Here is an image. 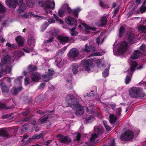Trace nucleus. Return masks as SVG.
Masks as SVG:
<instances>
[{
	"label": "nucleus",
	"instance_id": "obj_24",
	"mask_svg": "<svg viewBox=\"0 0 146 146\" xmlns=\"http://www.w3.org/2000/svg\"><path fill=\"white\" fill-rule=\"evenodd\" d=\"M50 115V114H48V115L46 114L40 118L39 119V120L40 123H42L46 122V121L47 119L49 117Z\"/></svg>",
	"mask_w": 146,
	"mask_h": 146
},
{
	"label": "nucleus",
	"instance_id": "obj_33",
	"mask_svg": "<svg viewBox=\"0 0 146 146\" xmlns=\"http://www.w3.org/2000/svg\"><path fill=\"white\" fill-rule=\"evenodd\" d=\"M90 67L92 68H93L94 67V64L93 62H91L89 65H86L84 66L85 67V69L86 70L89 71L90 70Z\"/></svg>",
	"mask_w": 146,
	"mask_h": 146
},
{
	"label": "nucleus",
	"instance_id": "obj_15",
	"mask_svg": "<svg viewBox=\"0 0 146 146\" xmlns=\"http://www.w3.org/2000/svg\"><path fill=\"white\" fill-rule=\"evenodd\" d=\"M141 54V52L139 50H135L131 55V58L133 60L137 59L138 58L139 55Z\"/></svg>",
	"mask_w": 146,
	"mask_h": 146
},
{
	"label": "nucleus",
	"instance_id": "obj_61",
	"mask_svg": "<svg viewBox=\"0 0 146 146\" xmlns=\"http://www.w3.org/2000/svg\"><path fill=\"white\" fill-rule=\"evenodd\" d=\"M137 65V63L136 61H133L132 62L131 66L136 67Z\"/></svg>",
	"mask_w": 146,
	"mask_h": 146
},
{
	"label": "nucleus",
	"instance_id": "obj_18",
	"mask_svg": "<svg viewBox=\"0 0 146 146\" xmlns=\"http://www.w3.org/2000/svg\"><path fill=\"white\" fill-rule=\"evenodd\" d=\"M0 86L2 92L5 93L8 92L9 88L3 82H2L1 83Z\"/></svg>",
	"mask_w": 146,
	"mask_h": 146
},
{
	"label": "nucleus",
	"instance_id": "obj_26",
	"mask_svg": "<svg viewBox=\"0 0 146 146\" xmlns=\"http://www.w3.org/2000/svg\"><path fill=\"white\" fill-rule=\"evenodd\" d=\"M110 121L111 123L114 124L117 119V117L113 114H111L110 116Z\"/></svg>",
	"mask_w": 146,
	"mask_h": 146
},
{
	"label": "nucleus",
	"instance_id": "obj_57",
	"mask_svg": "<svg viewBox=\"0 0 146 146\" xmlns=\"http://www.w3.org/2000/svg\"><path fill=\"white\" fill-rule=\"evenodd\" d=\"M29 80L27 77H25V84L26 85H27L29 84Z\"/></svg>",
	"mask_w": 146,
	"mask_h": 146
},
{
	"label": "nucleus",
	"instance_id": "obj_7",
	"mask_svg": "<svg viewBox=\"0 0 146 146\" xmlns=\"http://www.w3.org/2000/svg\"><path fill=\"white\" fill-rule=\"evenodd\" d=\"M57 137H59V141L62 143L68 144L72 142L71 138L68 136H63L62 135L58 134Z\"/></svg>",
	"mask_w": 146,
	"mask_h": 146
},
{
	"label": "nucleus",
	"instance_id": "obj_46",
	"mask_svg": "<svg viewBox=\"0 0 146 146\" xmlns=\"http://www.w3.org/2000/svg\"><path fill=\"white\" fill-rule=\"evenodd\" d=\"M89 46H88L87 44H86L85 45L84 48L83 49L82 51L84 52H89Z\"/></svg>",
	"mask_w": 146,
	"mask_h": 146
},
{
	"label": "nucleus",
	"instance_id": "obj_25",
	"mask_svg": "<svg viewBox=\"0 0 146 146\" xmlns=\"http://www.w3.org/2000/svg\"><path fill=\"white\" fill-rule=\"evenodd\" d=\"M37 70V67L31 64L28 66L27 68V70L29 72H32Z\"/></svg>",
	"mask_w": 146,
	"mask_h": 146
},
{
	"label": "nucleus",
	"instance_id": "obj_36",
	"mask_svg": "<svg viewBox=\"0 0 146 146\" xmlns=\"http://www.w3.org/2000/svg\"><path fill=\"white\" fill-rule=\"evenodd\" d=\"M138 29L145 33H146V25H139L138 27Z\"/></svg>",
	"mask_w": 146,
	"mask_h": 146
},
{
	"label": "nucleus",
	"instance_id": "obj_41",
	"mask_svg": "<svg viewBox=\"0 0 146 146\" xmlns=\"http://www.w3.org/2000/svg\"><path fill=\"white\" fill-rule=\"evenodd\" d=\"M58 13L60 17H62L65 13L64 10L63 8H61L59 10Z\"/></svg>",
	"mask_w": 146,
	"mask_h": 146
},
{
	"label": "nucleus",
	"instance_id": "obj_62",
	"mask_svg": "<svg viewBox=\"0 0 146 146\" xmlns=\"http://www.w3.org/2000/svg\"><path fill=\"white\" fill-rule=\"evenodd\" d=\"M45 86V84L44 83H42L40 84L39 86V89H42Z\"/></svg>",
	"mask_w": 146,
	"mask_h": 146
},
{
	"label": "nucleus",
	"instance_id": "obj_37",
	"mask_svg": "<svg viewBox=\"0 0 146 146\" xmlns=\"http://www.w3.org/2000/svg\"><path fill=\"white\" fill-rule=\"evenodd\" d=\"M31 112V110L29 108H27L26 110L22 112V114L24 116H26L29 115Z\"/></svg>",
	"mask_w": 146,
	"mask_h": 146
},
{
	"label": "nucleus",
	"instance_id": "obj_28",
	"mask_svg": "<svg viewBox=\"0 0 146 146\" xmlns=\"http://www.w3.org/2000/svg\"><path fill=\"white\" fill-rule=\"evenodd\" d=\"M94 116L90 115L86 117L85 120L86 123H88L91 122L94 119Z\"/></svg>",
	"mask_w": 146,
	"mask_h": 146
},
{
	"label": "nucleus",
	"instance_id": "obj_3",
	"mask_svg": "<svg viewBox=\"0 0 146 146\" xmlns=\"http://www.w3.org/2000/svg\"><path fill=\"white\" fill-rule=\"evenodd\" d=\"M142 92L141 88L134 87L129 90V94L130 96L133 98H137L141 96Z\"/></svg>",
	"mask_w": 146,
	"mask_h": 146
},
{
	"label": "nucleus",
	"instance_id": "obj_56",
	"mask_svg": "<svg viewBox=\"0 0 146 146\" xmlns=\"http://www.w3.org/2000/svg\"><path fill=\"white\" fill-rule=\"evenodd\" d=\"M62 60L60 57H57L55 60V62L58 64H60L61 63Z\"/></svg>",
	"mask_w": 146,
	"mask_h": 146
},
{
	"label": "nucleus",
	"instance_id": "obj_16",
	"mask_svg": "<svg viewBox=\"0 0 146 146\" xmlns=\"http://www.w3.org/2000/svg\"><path fill=\"white\" fill-rule=\"evenodd\" d=\"M108 17L107 16H105L104 15L102 17L100 20V27H103L106 25L108 22Z\"/></svg>",
	"mask_w": 146,
	"mask_h": 146
},
{
	"label": "nucleus",
	"instance_id": "obj_32",
	"mask_svg": "<svg viewBox=\"0 0 146 146\" xmlns=\"http://www.w3.org/2000/svg\"><path fill=\"white\" fill-rule=\"evenodd\" d=\"M11 108L10 107H7L5 103H0V109L7 110L10 109Z\"/></svg>",
	"mask_w": 146,
	"mask_h": 146
},
{
	"label": "nucleus",
	"instance_id": "obj_40",
	"mask_svg": "<svg viewBox=\"0 0 146 146\" xmlns=\"http://www.w3.org/2000/svg\"><path fill=\"white\" fill-rule=\"evenodd\" d=\"M11 67L6 66L4 69V72L6 74H9L11 72Z\"/></svg>",
	"mask_w": 146,
	"mask_h": 146
},
{
	"label": "nucleus",
	"instance_id": "obj_30",
	"mask_svg": "<svg viewBox=\"0 0 146 146\" xmlns=\"http://www.w3.org/2000/svg\"><path fill=\"white\" fill-rule=\"evenodd\" d=\"M54 111V110L50 111V110H47L45 112H43L41 110H38L36 111V113H37L40 114V115H44L45 113H52Z\"/></svg>",
	"mask_w": 146,
	"mask_h": 146
},
{
	"label": "nucleus",
	"instance_id": "obj_20",
	"mask_svg": "<svg viewBox=\"0 0 146 146\" xmlns=\"http://www.w3.org/2000/svg\"><path fill=\"white\" fill-rule=\"evenodd\" d=\"M15 40L19 46H22L23 44V41L22 37L21 36H18Z\"/></svg>",
	"mask_w": 146,
	"mask_h": 146
},
{
	"label": "nucleus",
	"instance_id": "obj_48",
	"mask_svg": "<svg viewBox=\"0 0 146 146\" xmlns=\"http://www.w3.org/2000/svg\"><path fill=\"white\" fill-rule=\"evenodd\" d=\"M89 52H94L96 51V48L93 45H90L89 46Z\"/></svg>",
	"mask_w": 146,
	"mask_h": 146
},
{
	"label": "nucleus",
	"instance_id": "obj_22",
	"mask_svg": "<svg viewBox=\"0 0 146 146\" xmlns=\"http://www.w3.org/2000/svg\"><path fill=\"white\" fill-rule=\"evenodd\" d=\"M43 135V133H40L39 135L37 134H35L32 137L31 139L32 140L39 139L42 137Z\"/></svg>",
	"mask_w": 146,
	"mask_h": 146
},
{
	"label": "nucleus",
	"instance_id": "obj_1",
	"mask_svg": "<svg viewBox=\"0 0 146 146\" xmlns=\"http://www.w3.org/2000/svg\"><path fill=\"white\" fill-rule=\"evenodd\" d=\"M66 102L68 104L67 107H70L72 108H76L75 114L77 116H80L84 113V110L82 106L78 104V102L74 96L69 94L65 98Z\"/></svg>",
	"mask_w": 146,
	"mask_h": 146
},
{
	"label": "nucleus",
	"instance_id": "obj_54",
	"mask_svg": "<svg viewBox=\"0 0 146 146\" xmlns=\"http://www.w3.org/2000/svg\"><path fill=\"white\" fill-rule=\"evenodd\" d=\"M146 46L145 45L142 44L140 47V49L143 52H145V48Z\"/></svg>",
	"mask_w": 146,
	"mask_h": 146
},
{
	"label": "nucleus",
	"instance_id": "obj_9",
	"mask_svg": "<svg viewBox=\"0 0 146 146\" xmlns=\"http://www.w3.org/2000/svg\"><path fill=\"white\" fill-rule=\"evenodd\" d=\"M6 4L9 8L15 9L18 4V0H5Z\"/></svg>",
	"mask_w": 146,
	"mask_h": 146
},
{
	"label": "nucleus",
	"instance_id": "obj_4",
	"mask_svg": "<svg viewBox=\"0 0 146 146\" xmlns=\"http://www.w3.org/2000/svg\"><path fill=\"white\" fill-rule=\"evenodd\" d=\"M134 137L133 132L131 130H128L121 134L120 136V139L122 141H129Z\"/></svg>",
	"mask_w": 146,
	"mask_h": 146
},
{
	"label": "nucleus",
	"instance_id": "obj_64",
	"mask_svg": "<svg viewBox=\"0 0 146 146\" xmlns=\"http://www.w3.org/2000/svg\"><path fill=\"white\" fill-rule=\"evenodd\" d=\"M112 108L113 110H115L116 107L115 104H111L109 105Z\"/></svg>",
	"mask_w": 146,
	"mask_h": 146
},
{
	"label": "nucleus",
	"instance_id": "obj_58",
	"mask_svg": "<svg viewBox=\"0 0 146 146\" xmlns=\"http://www.w3.org/2000/svg\"><path fill=\"white\" fill-rule=\"evenodd\" d=\"M82 25L85 27V29L89 30L91 29L90 27L88 26L85 23H82Z\"/></svg>",
	"mask_w": 146,
	"mask_h": 146
},
{
	"label": "nucleus",
	"instance_id": "obj_63",
	"mask_svg": "<svg viewBox=\"0 0 146 146\" xmlns=\"http://www.w3.org/2000/svg\"><path fill=\"white\" fill-rule=\"evenodd\" d=\"M99 5L100 6L102 7H104L105 6V5L104 2L100 0L99 1Z\"/></svg>",
	"mask_w": 146,
	"mask_h": 146
},
{
	"label": "nucleus",
	"instance_id": "obj_55",
	"mask_svg": "<svg viewBox=\"0 0 146 146\" xmlns=\"http://www.w3.org/2000/svg\"><path fill=\"white\" fill-rule=\"evenodd\" d=\"M81 137V135L80 133H78L76 137V140L77 141H79L80 140V138Z\"/></svg>",
	"mask_w": 146,
	"mask_h": 146
},
{
	"label": "nucleus",
	"instance_id": "obj_2",
	"mask_svg": "<svg viewBox=\"0 0 146 146\" xmlns=\"http://www.w3.org/2000/svg\"><path fill=\"white\" fill-rule=\"evenodd\" d=\"M18 129L16 127H14L9 130H6L3 128L0 129V136L9 137L11 136L15 135L18 131Z\"/></svg>",
	"mask_w": 146,
	"mask_h": 146
},
{
	"label": "nucleus",
	"instance_id": "obj_27",
	"mask_svg": "<svg viewBox=\"0 0 146 146\" xmlns=\"http://www.w3.org/2000/svg\"><path fill=\"white\" fill-rule=\"evenodd\" d=\"M27 6L29 7H32L34 5L35 0H26Z\"/></svg>",
	"mask_w": 146,
	"mask_h": 146
},
{
	"label": "nucleus",
	"instance_id": "obj_50",
	"mask_svg": "<svg viewBox=\"0 0 146 146\" xmlns=\"http://www.w3.org/2000/svg\"><path fill=\"white\" fill-rule=\"evenodd\" d=\"M135 68L136 67H133L131 66L130 71L131 73L129 72V73L130 74L131 77L133 75L134 72L136 70Z\"/></svg>",
	"mask_w": 146,
	"mask_h": 146
},
{
	"label": "nucleus",
	"instance_id": "obj_59",
	"mask_svg": "<svg viewBox=\"0 0 146 146\" xmlns=\"http://www.w3.org/2000/svg\"><path fill=\"white\" fill-rule=\"evenodd\" d=\"M82 62L84 64V65H89L90 63L89 61L86 60H84L82 61Z\"/></svg>",
	"mask_w": 146,
	"mask_h": 146
},
{
	"label": "nucleus",
	"instance_id": "obj_39",
	"mask_svg": "<svg viewBox=\"0 0 146 146\" xmlns=\"http://www.w3.org/2000/svg\"><path fill=\"white\" fill-rule=\"evenodd\" d=\"M32 141L33 140L31 139V138H30L26 140L25 142H23L22 145L23 146H28L30 144L31 141Z\"/></svg>",
	"mask_w": 146,
	"mask_h": 146
},
{
	"label": "nucleus",
	"instance_id": "obj_6",
	"mask_svg": "<svg viewBox=\"0 0 146 146\" xmlns=\"http://www.w3.org/2000/svg\"><path fill=\"white\" fill-rule=\"evenodd\" d=\"M54 74V71L51 69H49L48 71L46 72L42 75V80L44 82H48Z\"/></svg>",
	"mask_w": 146,
	"mask_h": 146
},
{
	"label": "nucleus",
	"instance_id": "obj_23",
	"mask_svg": "<svg viewBox=\"0 0 146 146\" xmlns=\"http://www.w3.org/2000/svg\"><path fill=\"white\" fill-rule=\"evenodd\" d=\"M78 65L76 64H72V71L74 74H76L78 72Z\"/></svg>",
	"mask_w": 146,
	"mask_h": 146
},
{
	"label": "nucleus",
	"instance_id": "obj_19",
	"mask_svg": "<svg viewBox=\"0 0 146 146\" xmlns=\"http://www.w3.org/2000/svg\"><path fill=\"white\" fill-rule=\"evenodd\" d=\"M14 91L12 93L13 95H17L19 92L21 91L22 90V87H18L16 88L14 87L13 88Z\"/></svg>",
	"mask_w": 146,
	"mask_h": 146
},
{
	"label": "nucleus",
	"instance_id": "obj_49",
	"mask_svg": "<svg viewBox=\"0 0 146 146\" xmlns=\"http://www.w3.org/2000/svg\"><path fill=\"white\" fill-rule=\"evenodd\" d=\"M139 10L141 13H143L146 11V7L142 5L139 8Z\"/></svg>",
	"mask_w": 146,
	"mask_h": 146
},
{
	"label": "nucleus",
	"instance_id": "obj_14",
	"mask_svg": "<svg viewBox=\"0 0 146 146\" xmlns=\"http://www.w3.org/2000/svg\"><path fill=\"white\" fill-rule=\"evenodd\" d=\"M11 58V57L9 55H6L2 60L1 64L4 65L10 64Z\"/></svg>",
	"mask_w": 146,
	"mask_h": 146
},
{
	"label": "nucleus",
	"instance_id": "obj_12",
	"mask_svg": "<svg viewBox=\"0 0 146 146\" xmlns=\"http://www.w3.org/2000/svg\"><path fill=\"white\" fill-rule=\"evenodd\" d=\"M65 21L66 23L71 26H77V22L74 18L71 17H69L66 18Z\"/></svg>",
	"mask_w": 146,
	"mask_h": 146
},
{
	"label": "nucleus",
	"instance_id": "obj_34",
	"mask_svg": "<svg viewBox=\"0 0 146 146\" xmlns=\"http://www.w3.org/2000/svg\"><path fill=\"white\" fill-rule=\"evenodd\" d=\"M59 31L54 28H52L50 31L51 34L53 36L58 35L59 33Z\"/></svg>",
	"mask_w": 146,
	"mask_h": 146
},
{
	"label": "nucleus",
	"instance_id": "obj_38",
	"mask_svg": "<svg viewBox=\"0 0 146 146\" xmlns=\"http://www.w3.org/2000/svg\"><path fill=\"white\" fill-rule=\"evenodd\" d=\"M131 75L129 73V75L126 76L125 78V82L126 84H129L131 80Z\"/></svg>",
	"mask_w": 146,
	"mask_h": 146
},
{
	"label": "nucleus",
	"instance_id": "obj_60",
	"mask_svg": "<svg viewBox=\"0 0 146 146\" xmlns=\"http://www.w3.org/2000/svg\"><path fill=\"white\" fill-rule=\"evenodd\" d=\"M70 33L71 35L73 36L77 35L78 34V32L76 31L72 32Z\"/></svg>",
	"mask_w": 146,
	"mask_h": 146
},
{
	"label": "nucleus",
	"instance_id": "obj_35",
	"mask_svg": "<svg viewBox=\"0 0 146 146\" xmlns=\"http://www.w3.org/2000/svg\"><path fill=\"white\" fill-rule=\"evenodd\" d=\"M95 131L99 135H102L103 132L102 129L99 127L95 128Z\"/></svg>",
	"mask_w": 146,
	"mask_h": 146
},
{
	"label": "nucleus",
	"instance_id": "obj_31",
	"mask_svg": "<svg viewBox=\"0 0 146 146\" xmlns=\"http://www.w3.org/2000/svg\"><path fill=\"white\" fill-rule=\"evenodd\" d=\"M134 38L135 37L133 34H129L128 37V41L131 44L134 41Z\"/></svg>",
	"mask_w": 146,
	"mask_h": 146
},
{
	"label": "nucleus",
	"instance_id": "obj_52",
	"mask_svg": "<svg viewBox=\"0 0 146 146\" xmlns=\"http://www.w3.org/2000/svg\"><path fill=\"white\" fill-rule=\"evenodd\" d=\"M97 136L98 135L96 133L92 134L91 137L90 139V140L91 141L94 140L97 137Z\"/></svg>",
	"mask_w": 146,
	"mask_h": 146
},
{
	"label": "nucleus",
	"instance_id": "obj_44",
	"mask_svg": "<svg viewBox=\"0 0 146 146\" xmlns=\"http://www.w3.org/2000/svg\"><path fill=\"white\" fill-rule=\"evenodd\" d=\"M121 108H119L116 109L115 110V113L118 116H119L121 115Z\"/></svg>",
	"mask_w": 146,
	"mask_h": 146
},
{
	"label": "nucleus",
	"instance_id": "obj_21",
	"mask_svg": "<svg viewBox=\"0 0 146 146\" xmlns=\"http://www.w3.org/2000/svg\"><path fill=\"white\" fill-rule=\"evenodd\" d=\"M125 30V28L124 26H121L120 27L119 31V35L120 38L122 37L123 36Z\"/></svg>",
	"mask_w": 146,
	"mask_h": 146
},
{
	"label": "nucleus",
	"instance_id": "obj_47",
	"mask_svg": "<svg viewBox=\"0 0 146 146\" xmlns=\"http://www.w3.org/2000/svg\"><path fill=\"white\" fill-rule=\"evenodd\" d=\"M102 54L99 52H96L95 53H91L90 55V56H101Z\"/></svg>",
	"mask_w": 146,
	"mask_h": 146
},
{
	"label": "nucleus",
	"instance_id": "obj_45",
	"mask_svg": "<svg viewBox=\"0 0 146 146\" xmlns=\"http://www.w3.org/2000/svg\"><path fill=\"white\" fill-rule=\"evenodd\" d=\"M4 72V70H3V67L1 65L0 66V78L3 76Z\"/></svg>",
	"mask_w": 146,
	"mask_h": 146
},
{
	"label": "nucleus",
	"instance_id": "obj_43",
	"mask_svg": "<svg viewBox=\"0 0 146 146\" xmlns=\"http://www.w3.org/2000/svg\"><path fill=\"white\" fill-rule=\"evenodd\" d=\"M44 7L45 8V9H47L51 8L50 2L48 1H46L45 2Z\"/></svg>",
	"mask_w": 146,
	"mask_h": 146
},
{
	"label": "nucleus",
	"instance_id": "obj_11",
	"mask_svg": "<svg viewBox=\"0 0 146 146\" xmlns=\"http://www.w3.org/2000/svg\"><path fill=\"white\" fill-rule=\"evenodd\" d=\"M79 55V51L76 48H72L68 54V56L70 58H74Z\"/></svg>",
	"mask_w": 146,
	"mask_h": 146
},
{
	"label": "nucleus",
	"instance_id": "obj_29",
	"mask_svg": "<svg viewBox=\"0 0 146 146\" xmlns=\"http://www.w3.org/2000/svg\"><path fill=\"white\" fill-rule=\"evenodd\" d=\"M14 117L13 114L11 113L10 114H7L2 116L3 119H11L13 118Z\"/></svg>",
	"mask_w": 146,
	"mask_h": 146
},
{
	"label": "nucleus",
	"instance_id": "obj_5",
	"mask_svg": "<svg viewBox=\"0 0 146 146\" xmlns=\"http://www.w3.org/2000/svg\"><path fill=\"white\" fill-rule=\"evenodd\" d=\"M66 7V10L68 13L70 14H72L76 18H78V17L79 13L80 11V8L78 7L73 9H71L69 6L68 4H65Z\"/></svg>",
	"mask_w": 146,
	"mask_h": 146
},
{
	"label": "nucleus",
	"instance_id": "obj_53",
	"mask_svg": "<svg viewBox=\"0 0 146 146\" xmlns=\"http://www.w3.org/2000/svg\"><path fill=\"white\" fill-rule=\"evenodd\" d=\"M38 3L39 5L41 7H44V3L43 2L42 0H39L38 1Z\"/></svg>",
	"mask_w": 146,
	"mask_h": 146
},
{
	"label": "nucleus",
	"instance_id": "obj_8",
	"mask_svg": "<svg viewBox=\"0 0 146 146\" xmlns=\"http://www.w3.org/2000/svg\"><path fill=\"white\" fill-rule=\"evenodd\" d=\"M70 38L67 36L60 35H58L57 37V38L60 43L63 44L69 42L70 40L72 38V37Z\"/></svg>",
	"mask_w": 146,
	"mask_h": 146
},
{
	"label": "nucleus",
	"instance_id": "obj_17",
	"mask_svg": "<svg viewBox=\"0 0 146 146\" xmlns=\"http://www.w3.org/2000/svg\"><path fill=\"white\" fill-rule=\"evenodd\" d=\"M31 78L32 81L34 82H38L40 79V76L37 73H33L32 74Z\"/></svg>",
	"mask_w": 146,
	"mask_h": 146
},
{
	"label": "nucleus",
	"instance_id": "obj_51",
	"mask_svg": "<svg viewBox=\"0 0 146 146\" xmlns=\"http://www.w3.org/2000/svg\"><path fill=\"white\" fill-rule=\"evenodd\" d=\"M54 38V37H52L50 38H49L48 40H45L44 41V43L46 44H47L48 43L51 42L53 41V40Z\"/></svg>",
	"mask_w": 146,
	"mask_h": 146
},
{
	"label": "nucleus",
	"instance_id": "obj_13",
	"mask_svg": "<svg viewBox=\"0 0 146 146\" xmlns=\"http://www.w3.org/2000/svg\"><path fill=\"white\" fill-rule=\"evenodd\" d=\"M19 2L20 4V6L19 9L17 10V11L19 14H20L24 12L26 9V6L25 4L23 3V0H19Z\"/></svg>",
	"mask_w": 146,
	"mask_h": 146
},
{
	"label": "nucleus",
	"instance_id": "obj_42",
	"mask_svg": "<svg viewBox=\"0 0 146 146\" xmlns=\"http://www.w3.org/2000/svg\"><path fill=\"white\" fill-rule=\"evenodd\" d=\"M109 68V67L106 68L104 70V72H103V76L104 77H106L108 76Z\"/></svg>",
	"mask_w": 146,
	"mask_h": 146
},
{
	"label": "nucleus",
	"instance_id": "obj_10",
	"mask_svg": "<svg viewBox=\"0 0 146 146\" xmlns=\"http://www.w3.org/2000/svg\"><path fill=\"white\" fill-rule=\"evenodd\" d=\"M127 43L125 40L121 42L117 50L118 52L121 53H124L127 49Z\"/></svg>",
	"mask_w": 146,
	"mask_h": 146
}]
</instances>
